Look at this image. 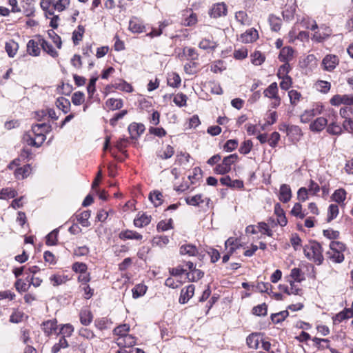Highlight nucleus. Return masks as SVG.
Instances as JSON below:
<instances>
[{
    "label": "nucleus",
    "mask_w": 353,
    "mask_h": 353,
    "mask_svg": "<svg viewBox=\"0 0 353 353\" xmlns=\"http://www.w3.org/2000/svg\"><path fill=\"white\" fill-rule=\"evenodd\" d=\"M305 256L309 260H313L317 265H321L323 261V249L321 245L315 241H310L303 248Z\"/></svg>",
    "instance_id": "1"
},
{
    "label": "nucleus",
    "mask_w": 353,
    "mask_h": 353,
    "mask_svg": "<svg viewBox=\"0 0 353 353\" xmlns=\"http://www.w3.org/2000/svg\"><path fill=\"white\" fill-rule=\"evenodd\" d=\"M46 134L32 136L30 132H27L23 136V140L29 145L36 148L40 147L46 140Z\"/></svg>",
    "instance_id": "2"
},
{
    "label": "nucleus",
    "mask_w": 353,
    "mask_h": 353,
    "mask_svg": "<svg viewBox=\"0 0 353 353\" xmlns=\"http://www.w3.org/2000/svg\"><path fill=\"white\" fill-rule=\"evenodd\" d=\"M227 6L224 3H217L212 6L210 10V15L213 18L224 17L227 14Z\"/></svg>",
    "instance_id": "3"
},
{
    "label": "nucleus",
    "mask_w": 353,
    "mask_h": 353,
    "mask_svg": "<svg viewBox=\"0 0 353 353\" xmlns=\"http://www.w3.org/2000/svg\"><path fill=\"white\" fill-rule=\"evenodd\" d=\"M338 64L339 58L334 54L326 55L322 61L323 69L327 71H332Z\"/></svg>",
    "instance_id": "4"
},
{
    "label": "nucleus",
    "mask_w": 353,
    "mask_h": 353,
    "mask_svg": "<svg viewBox=\"0 0 353 353\" xmlns=\"http://www.w3.org/2000/svg\"><path fill=\"white\" fill-rule=\"evenodd\" d=\"M51 130L52 126L50 124L43 123L33 125L32 126V130L30 132L32 137H35L49 133Z\"/></svg>",
    "instance_id": "5"
},
{
    "label": "nucleus",
    "mask_w": 353,
    "mask_h": 353,
    "mask_svg": "<svg viewBox=\"0 0 353 353\" xmlns=\"http://www.w3.org/2000/svg\"><path fill=\"white\" fill-rule=\"evenodd\" d=\"M194 289L195 287L192 284H190L185 288L182 289L179 299V303L181 304L186 303L194 296Z\"/></svg>",
    "instance_id": "6"
},
{
    "label": "nucleus",
    "mask_w": 353,
    "mask_h": 353,
    "mask_svg": "<svg viewBox=\"0 0 353 353\" xmlns=\"http://www.w3.org/2000/svg\"><path fill=\"white\" fill-rule=\"evenodd\" d=\"M185 202L188 205L192 206H199L200 203H205L208 205L210 201V199L203 197L202 194H196L193 196H188L185 198Z\"/></svg>",
    "instance_id": "7"
},
{
    "label": "nucleus",
    "mask_w": 353,
    "mask_h": 353,
    "mask_svg": "<svg viewBox=\"0 0 353 353\" xmlns=\"http://www.w3.org/2000/svg\"><path fill=\"white\" fill-rule=\"evenodd\" d=\"M117 343L121 347H130L136 344V339L130 334H127L119 337L117 340Z\"/></svg>",
    "instance_id": "8"
},
{
    "label": "nucleus",
    "mask_w": 353,
    "mask_h": 353,
    "mask_svg": "<svg viewBox=\"0 0 353 353\" xmlns=\"http://www.w3.org/2000/svg\"><path fill=\"white\" fill-rule=\"evenodd\" d=\"M32 172V167L30 164H26L23 167H19L15 169L14 175L18 180L24 179L27 178Z\"/></svg>",
    "instance_id": "9"
},
{
    "label": "nucleus",
    "mask_w": 353,
    "mask_h": 353,
    "mask_svg": "<svg viewBox=\"0 0 353 353\" xmlns=\"http://www.w3.org/2000/svg\"><path fill=\"white\" fill-rule=\"evenodd\" d=\"M353 317V308H345L332 317L334 323H341L343 320Z\"/></svg>",
    "instance_id": "10"
},
{
    "label": "nucleus",
    "mask_w": 353,
    "mask_h": 353,
    "mask_svg": "<svg viewBox=\"0 0 353 353\" xmlns=\"http://www.w3.org/2000/svg\"><path fill=\"white\" fill-rule=\"evenodd\" d=\"M145 130V126L141 123H133L128 126V132L132 139H137Z\"/></svg>",
    "instance_id": "11"
},
{
    "label": "nucleus",
    "mask_w": 353,
    "mask_h": 353,
    "mask_svg": "<svg viewBox=\"0 0 353 353\" xmlns=\"http://www.w3.org/2000/svg\"><path fill=\"white\" fill-rule=\"evenodd\" d=\"M259 38V34L256 29L250 28L241 35V39L243 43H252Z\"/></svg>",
    "instance_id": "12"
},
{
    "label": "nucleus",
    "mask_w": 353,
    "mask_h": 353,
    "mask_svg": "<svg viewBox=\"0 0 353 353\" xmlns=\"http://www.w3.org/2000/svg\"><path fill=\"white\" fill-rule=\"evenodd\" d=\"M292 197V191L289 185L282 184L279 190V200L283 203H288Z\"/></svg>",
    "instance_id": "13"
},
{
    "label": "nucleus",
    "mask_w": 353,
    "mask_h": 353,
    "mask_svg": "<svg viewBox=\"0 0 353 353\" xmlns=\"http://www.w3.org/2000/svg\"><path fill=\"white\" fill-rule=\"evenodd\" d=\"M119 239L121 240H141L143 236L136 231L125 230L121 231L119 234Z\"/></svg>",
    "instance_id": "14"
},
{
    "label": "nucleus",
    "mask_w": 353,
    "mask_h": 353,
    "mask_svg": "<svg viewBox=\"0 0 353 353\" xmlns=\"http://www.w3.org/2000/svg\"><path fill=\"white\" fill-rule=\"evenodd\" d=\"M57 321L56 319L48 320L41 324V328L45 334L49 336L57 330Z\"/></svg>",
    "instance_id": "15"
},
{
    "label": "nucleus",
    "mask_w": 353,
    "mask_h": 353,
    "mask_svg": "<svg viewBox=\"0 0 353 353\" xmlns=\"http://www.w3.org/2000/svg\"><path fill=\"white\" fill-rule=\"evenodd\" d=\"M261 341L262 336L259 333H252L246 339L247 345L252 349H257Z\"/></svg>",
    "instance_id": "16"
},
{
    "label": "nucleus",
    "mask_w": 353,
    "mask_h": 353,
    "mask_svg": "<svg viewBox=\"0 0 353 353\" xmlns=\"http://www.w3.org/2000/svg\"><path fill=\"white\" fill-rule=\"evenodd\" d=\"M327 124V120L324 117H318L310 125V128L313 132H321Z\"/></svg>",
    "instance_id": "17"
},
{
    "label": "nucleus",
    "mask_w": 353,
    "mask_h": 353,
    "mask_svg": "<svg viewBox=\"0 0 353 353\" xmlns=\"http://www.w3.org/2000/svg\"><path fill=\"white\" fill-rule=\"evenodd\" d=\"M151 222V216H148L144 213L140 214L139 213L137 216L134 220V225L137 228H143L148 225Z\"/></svg>",
    "instance_id": "18"
},
{
    "label": "nucleus",
    "mask_w": 353,
    "mask_h": 353,
    "mask_svg": "<svg viewBox=\"0 0 353 353\" xmlns=\"http://www.w3.org/2000/svg\"><path fill=\"white\" fill-rule=\"evenodd\" d=\"M39 44L41 46L42 49L46 52L51 57L55 58L58 57V52L55 50L53 46L44 39L39 37Z\"/></svg>",
    "instance_id": "19"
},
{
    "label": "nucleus",
    "mask_w": 353,
    "mask_h": 353,
    "mask_svg": "<svg viewBox=\"0 0 353 353\" xmlns=\"http://www.w3.org/2000/svg\"><path fill=\"white\" fill-rule=\"evenodd\" d=\"M179 252L181 255L188 254L190 256H194L198 254V249L194 245L185 244L180 247Z\"/></svg>",
    "instance_id": "20"
},
{
    "label": "nucleus",
    "mask_w": 353,
    "mask_h": 353,
    "mask_svg": "<svg viewBox=\"0 0 353 353\" xmlns=\"http://www.w3.org/2000/svg\"><path fill=\"white\" fill-rule=\"evenodd\" d=\"M144 26L139 21V20L134 17L129 23V30L134 33H141L144 31Z\"/></svg>",
    "instance_id": "21"
},
{
    "label": "nucleus",
    "mask_w": 353,
    "mask_h": 353,
    "mask_svg": "<svg viewBox=\"0 0 353 353\" xmlns=\"http://www.w3.org/2000/svg\"><path fill=\"white\" fill-rule=\"evenodd\" d=\"M80 322L85 326L89 325L93 319V315L89 310H82L80 312Z\"/></svg>",
    "instance_id": "22"
},
{
    "label": "nucleus",
    "mask_w": 353,
    "mask_h": 353,
    "mask_svg": "<svg viewBox=\"0 0 353 353\" xmlns=\"http://www.w3.org/2000/svg\"><path fill=\"white\" fill-rule=\"evenodd\" d=\"M39 45V40L38 41L34 39L30 40L27 44V50L29 54L34 57L38 56L40 54Z\"/></svg>",
    "instance_id": "23"
},
{
    "label": "nucleus",
    "mask_w": 353,
    "mask_h": 353,
    "mask_svg": "<svg viewBox=\"0 0 353 353\" xmlns=\"http://www.w3.org/2000/svg\"><path fill=\"white\" fill-rule=\"evenodd\" d=\"M264 96L270 99H274L278 97V86L276 82L272 83L263 92Z\"/></svg>",
    "instance_id": "24"
},
{
    "label": "nucleus",
    "mask_w": 353,
    "mask_h": 353,
    "mask_svg": "<svg viewBox=\"0 0 353 353\" xmlns=\"http://www.w3.org/2000/svg\"><path fill=\"white\" fill-rule=\"evenodd\" d=\"M56 105L66 114L70 111V101L65 97H59L56 101Z\"/></svg>",
    "instance_id": "25"
},
{
    "label": "nucleus",
    "mask_w": 353,
    "mask_h": 353,
    "mask_svg": "<svg viewBox=\"0 0 353 353\" xmlns=\"http://www.w3.org/2000/svg\"><path fill=\"white\" fill-rule=\"evenodd\" d=\"M294 50L291 47H284L281 49L279 54V59L281 61H288L293 57Z\"/></svg>",
    "instance_id": "26"
},
{
    "label": "nucleus",
    "mask_w": 353,
    "mask_h": 353,
    "mask_svg": "<svg viewBox=\"0 0 353 353\" xmlns=\"http://www.w3.org/2000/svg\"><path fill=\"white\" fill-rule=\"evenodd\" d=\"M319 113L320 112L317 109L305 110L304 113L301 115V121L304 123H308Z\"/></svg>",
    "instance_id": "27"
},
{
    "label": "nucleus",
    "mask_w": 353,
    "mask_h": 353,
    "mask_svg": "<svg viewBox=\"0 0 353 353\" xmlns=\"http://www.w3.org/2000/svg\"><path fill=\"white\" fill-rule=\"evenodd\" d=\"M147 286L143 284H137L132 290V296L134 299H138L143 296L147 291Z\"/></svg>",
    "instance_id": "28"
},
{
    "label": "nucleus",
    "mask_w": 353,
    "mask_h": 353,
    "mask_svg": "<svg viewBox=\"0 0 353 353\" xmlns=\"http://www.w3.org/2000/svg\"><path fill=\"white\" fill-rule=\"evenodd\" d=\"M90 210H85L77 215V219L83 227H88L90 225L88 219L90 217Z\"/></svg>",
    "instance_id": "29"
},
{
    "label": "nucleus",
    "mask_w": 353,
    "mask_h": 353,
    "mask_svg": "<svg viewBox=\"0 0 353 353\" xmlns=\"http://www.w3.org/2000/svg\"><path fill=\"white\" fill-rule=\"evenodd\" d=\"M174 153V148L168 145L163 150H161L157 153V156L161 159H168L171 158Z\"/></svg>",
    "instance_id": "30"
},
{
    "label": "nucleus",
    "mask_w": 353,
    "mask_h": 353,
    "mask_svg": "<svg viewBox=\"0 0 353 353\" xmlns=\"http://www.w3.org/2000/svg\"><path fill=\"white\" fill-rule=\"evenodd\" d=\"M289 315L288 310H283L271 315V319L274 323H279L283 321Z\"/></svg>",
    "instance_id": "31"
},
{
    "label": "nucleus",
    "mask_w": 353,
    "mask_h": 353,
    "mask_svg": "<svg viewBox=\"0 0 353 353\" xmlns=\"http://www.w3.org/2000/svg\"><path fill=\"white\" fill-rule=\"evenodd\" d=\"M342 127L333 121L327 127V132L332 135H340L342 133Z\"/></svg>",
    "instance_id": "32"
},
{
    "label": "nucleus",
    "mask_w": 353,
    "mask_h": 353,
    "mask_svg": "<svg viewBox=\"0 0 353 353\" xmlns=\"http://www.w3.org/2000/svg\"><path fill=\"white\" fill-rule=\"evenodd\" d=\"M85 32L83 26L79 25L77 28V30H74L72 32V41L74 45H77L83 38V35Z\"/></svg>",
    "instance_id": "33"
},
{
    "label": "nucleus",
    "mask_w": 353,
    "mask_h": 353,
    "mask_svg": "<svg viewBox=\"0 0 353 353\" xmlns=\"http://www.w3.org/2000/svg\"><path fill=\"white\" fill-rule=\"evenodd\" d=\"M163 195L161 192L158 190L154 191L150 194L149 199L155 206H159L162 203Z\"/></svg>",
    "instance_id": "34"
},
{
    "label": "nucleus",
    "mask_w": 353,
    "mask_h": 353,
    "mask_svg": "<svg viewBox=\"0 0 353 353\" xmlns=\"http://www.w3.org/2000/svg\"><path fill=\"white\" fill-rule=\"evenodd\" d=\"M6 50L10 57H14L18 49V44L11 41L6 43Z\"/></svg>",
    "instance_id": "35"
},
{
    "label": "nucleus",
    "mask_w": 353,
    "mask_h": 353,
    "mask_svg": "<svg viewBox=\"0 0 353 353\" xmlns=\"http://www.w3.org/2000/svg\"><path fill=\"white\" fill-rule=\"evenodd\" d=\"M68 347V343L64 337L59 339V343H55L51 350L52 353H58L61 349L66 348Z\"/></svg>",
    "instance_id": "36"
},
{
    "label": "nucleus",
    "mask_w": 353,
    "mask_h": 353,
    "mask_svg": "<svg viewBox=\"0 0 353 353\" xmlns=\"http://www.w3.org/2000/svg\"><path fill=\"white\" fill-rule=\"evenodd\" d=\"M329 258L334 262L340 263L344 261V255L342 252L329 251L327 252Z\"/></svg>",
    "instance_id": "37"
},
{
    "label": "nucleus",
    "mask_w": 353,
    "mask_h": 353,
    "mask_svg": "<svg viewBox=\"0 0 353 353\" xmlns=\"http://www.w3.org/2000/svg\"><path fill=\"white\" fill-rule=\"evenodd\" d=\"M203 275V272L196 268H194L192 272L187 274L188 279L193 282L201 279Z\"/></svg>",
    "instance_id": "38"
},
{
    "label": "nucleus",
    "mask_w": 353,
    "mask_h": 353,
    "mask_svg": "<svg viewBox=\"0 0 353 353\" xmlns=\"http://www.w3.org/2000/svg\"><path fill=\"white\" fill-rule=\"evenodd\" d=\"M58 229H54L46 236V244L48 245H55L57 242Z\"/></svg>",
    "instance_id": "39"
},
{
    "label": "nucleus",
    "mask_w": 353,
    "mask_h": 353,
    "mask_svg": "<svg viewBox=\"0 0 353 353\" xmlns=\"http://www.w3.org/2000/svg\"><path fill=\"white\" fill-rule=\"evenodd\" d=\"M181 77L176 73L172 74L168 78V85L172 88H178L181 84Z\"/></svg>",
    "instance_id": "40"
},
{
    "label": "nucleus",
    "mask_w": 353,
    "mask_h": 353,
    "mask_svg": "<svg viewBox=\"0 0 353 353\" xmlns=\"http://www.w3.org/2000/svg\"><path fill=\"white\" fill-rule=\"evenodd\" d=\"M183 54L188 57V59L195 61L198 59L199 54L196 50L193 48L185 47L183 49Z\"/></svg>",
    "instance_id": "41"
},
{
    "label": "nucleus",
    "mask_w": 353,
    "mask_h": 353,
    "mask_svg": "<svg viewBox=\"0 0 353 353\" xmlns=\"http://www.w3.org/2000/svg\"><path fill=\"white\" fill-rule=\"evenodd\" d=\"M345 198L346 192L343 189L336 190L332 194V199L339 203L343 202Z\"/></svg>",
    "instance_id": "42"
},
{
    "label": "nucleus",
    "mask_w": 353,
    "mask_h": 353,
    "mask_svg": "<svg viewBox=\"0 0 353 353\" xmlns=\"http://www.w3.org/2000/svg\"><path fill=\"white\" fill-rule=\"evenodd\" d=\"M106 105L112 110H119L123 107V101L121 99L112 98L106 101Z\"/></svg>",
    "instance_id": "43"
},
{
    "label": "nucleus",
    "mask_w": 353,
    "mask_h": 353,
    "mask_svg": "<svg viewBox=\"0 0 353 353\" xmlns=\"http://www.w3.org/2000/svg\"><path fill=\"white\" fill-rule=\"evenodd\" d=\"M199 47L203 50H214L216 47V44L213 41L204 39L200 41Z\"/></svg>",
    "instance_id": "44"
},
{
    "label": "nucleus",
    "mask_w": 353,
    "mask_h": 353,
    "mask_svg": "<svg viewBox=\"0 0 353 353\" xmlns=\"http://www.w3.org/2000/svg\"><path fill=\"white\" fill-rule=\"evenodd\" d=\"M130 330V326L127 324H122L119 326H117L116 328L114 329L113 333L115 335L119 336V337H121L122 336H125L128 334V332Z\"/></svg>",
    "instance_id": "45"
},
{
    "label": "nucleus",
    "mask_w": 353,
    "mask_h": 353,
    "mask_svg": "<svg viewBox=\"0 0 353 353\" xmlns=\"http://www.w3.org/2000/svg\"><path fill=\"white\" fill-rule=\"evenodd\" d=\"M173 101L179 107L185 106L186 105L187 96L183 93H178L174 97Z\"/></svg>",
    "instance_id": "46"
},
{
    "label": "nucleus",
    "mask_w": 353,
    "mask_h": 353,
    "mask_svg": "<svg viewBox=\"0 0 353 353\" xmlns=\"http://www.w3.org/2000/svg\"><path fill=\"white\" fill-rule=\"evenodd\" d=\"M290 276L294 279V281L299 283L305 279L301 270L296 268L292 269Z\"/></svg>",
    "instance_id": "47"
},
{
    "label": "nucleus",
    "mask_w": 353,
    "mask_h": 353,
    "mask_svg": "<svg viewBox=\"0 0 353 353\" xmlns=\"http://www.w3.org/2000/svg\"><path fill=\"white\" fill-rule=\"evenodd\" d=\"M238 160V155L236 154H230L229 156L223 158L222 163L231 170V165Z\"/></svg>",
    "instance_id": "48"
},
{
    "label": "nucleus",
    "mask_w": 353,
    "mask_h": 353,
    "mask_svg": "<svg viewBox=\"0 0 353 353\" xmlns=\"http://www.w3.org/2000/svg\"><path fill=\"white\" fill-rule=\"evenodd\" d=\"M288 96L290 98V103L293 105H296L301 97V93L295 90L289 91Z\"/></svg>",
    "instance_id": "49"
},
{
    "label": "nucleus",
    "mask_w": 353,
    "mask_h": 353,
    "mask_svg": "<svg viewBox=\"0 0 353 353\" xmlns=\"http://www.w3.org/2000/svg\"><path fill=\"white\" fill-rule=\"evenodd\" d=\"M252 57V63L255 65H260L265 61V57L259 51L254 52Z\"/></svg>",
    "instance_id": "50"
},
{
    "label": "nucleus",
    "mask_w": 353,
    "mask_h": 353,
    "mask_svg": "<svg viewBox=\"0 0 353 353\" xmlns=\"http://www.w3.org/2000/svg\"><path fill=\"white\" fill-rule=\"evenodd\" d=\"M85 95L83 92L78 91L72 96V102L75 105H79L84 101Z\"/></svg>",
    "instance_id": "51"
},
{
    "label": "nucleus",
    "mask_w": 353,
    "mask_h": 353,
    "mask_svg": "<svg viewBox=\"0 0 353 353\" xmlns=\"http://www.w3.org/2000/svg\"><path fill=\"white\" fill-rule=\"evenodd\" d=\"M253 314L257 316H265L267 314L268 307L265 303H262L255 306L252 309Z\"/></svg>",
    "instance_id": "52"
},
{
    "label": "nucleus",
    "mask_w": 353,
    "mask_h": 353,
    "mask_svg": "<svg viewBox=\"0 0 353 353\" xmlns=\"http://www.w3.org/2000/svg\"><path fill=\"white\" fill-rule=\"evenodd\" d=\"M74 332V327L70 324H65L62 326L60 330V334H62L61 337H70Z\"/></svg>",
    "instance_id": "53"
},
{
    "label": "nucleus",
    "mask_w": 353,
    "mask_h": 353,
    "mask_svg": "<svg viewBox=\"0 0 353 353\" xmlns=\"http://www.w3.org/2000/svg\"><path fill=\"white\" fill-rule=\"evenodd\" d=\"M328 214H329V215H328V218H327V221L330 222L337 216V215L339 214L338 205L336 204L330 205L329 208H328Z\"/></svg>",
    "instance_id": "54"
},
{
    "label": "nucleus",
    "mask_w": 353,
    "mask_h": 353,
    "mask_svg": "<svg viewBox=\"0 0 353 353\" xmlns=\"http://www.w3.org/2000/svg\"><path fill=\"white\" fill-rule=\"evenodd\" d=\"M252 145H253L251 140L243 141L239 150V152L243 154H248L251 151Z\"/></svg>",
    "instance_id": "55"
},
{
    "label": "nucleus",
    "mask_w": 353,
    "mask_h": 353,
    "mask_svg": "<svg viewBox=\"0 0 353 353\" xmlns=\"http://www.w3.org/2000/svg\"><path fill=\"white\" fill-rule=\"evenodd\" d=\"M79 336L88 340H91L95 337V334L93 332V331L85 327H81V329H79Z\"/></svg>",
    "instance_id": "56"
},
{
    "label": "nucleus",
    "mask_w": 353,
    "mask_h": 353,
    "mask_svg": "<svg viewBox=\"0 0 353 353\" xmlns=\"http://www.w3.org/2000/svg\"><path fill=\"white\" fill-rule=\"evenodd\" d=\"M17 192L9 188H3L0 191V199H6L7 198L15 197Z\"/></svg>",
    "instance_id": "57"
},
{
    "label": "nucleus",
    "mask_w": 353,
    "mask_h": 353,
    "mask_svg": "<svg viewBox=\"0 0 353 353\" xmlns=\"http://www.w3.org/2000/svg\"><path fill=\"white\" fill-rule=\"evenodd\" d=\"M48 34L57 47L60 49L62 45L61 37L52 30H48Z\"/></svg>",
    "instance_id": "58"
},
{
    "label": "nucleus",
    "mask_w": 353,
    "mask_h": 353,
    "mask_svg": "<svg viewBox=\"0 0 353 353\" xmlns=\"http://www.w3.org/2000/svg\"><path fill=\"white\" fill-rule=\"evenodd\" d=\"M330 250L342 252L345 250V245L339 241H332L330 244Z\"/></svg>",
    "instance_id": "59"
},
{
    "label": "nucleus",
    "mask_w": 353,
    "mask_h": 353,
    "mask_svg": "<svg viewBox=\"0 0 353 353\" xmlns=\"http://www.w3.org/2000/svg\"><path fill=\"white\" fill-rule=\"evenodd\" d=\"M235 18L237 21L241 23L242 25H246L248 24V17L244 11H239L236 12Z\"/></svg>",
    "instance_id": "60"
},
{
    "label": "nucleus",
    "mask_w": 353,
    "mask_h": 353,
    "mask_svg": "<svg viewBox=\"0 0 353 353\" xmlns=\"http://www.w3.org/2000/svg\"><path fill=\"white\" fill-rule=\"evenodd\" d=\"M169 242V239L167 236H157L153 238L152 243L159 246H164Z\"/></svg>",
    "instance_id": "61"
},
{
    "label": "nucleus",
    "mask_w": 353,
    "mask_h": 353,
    "mask_svg": "<svg viewBox=\"0 0 353 353\" xmlns=\"http://www.w3.org/2000/svg\"><path fill=\"white\" fill-rule=\"evenodd\" d=\"M197 66L198 63L194 61L185 63L184 65V71L188 74H194L196 72Z\"/></svg>",
    "instance_id": "62"
},
{
    "label": "nucleus",
    "mask_w": 353,
    "mask_h": 353,
    "mask_svg": "<svg viewBox=\"0 0 353 353\" xmlns=\"http://www.w3.org/2000/svg\"><path fill=\"white\" fill-rule=\"evenodd\" d=\"M302 205L299 203H296L291 210V214L300 219L305 217V214L302 213Z\"/></svg>",
    "instance_id": "63"
},
{
    "label": "nucleus",
    "mask_w": 353,
    "mask_h": 353,
    "mask_svg": "<svg viewBox=\"0 0 353 353\" xmlns=\"http://www.w3.org/2000/svg\"><path fill=\"white\" fill-rule=\"evenodd\" d=\"M269 21L270 23V26H272V29L274 31H279L281 29V22L279 19L276 17L274 15H271L269 18Z\"/></svg>",
    "instance_id": "64"
}]
</instances>
